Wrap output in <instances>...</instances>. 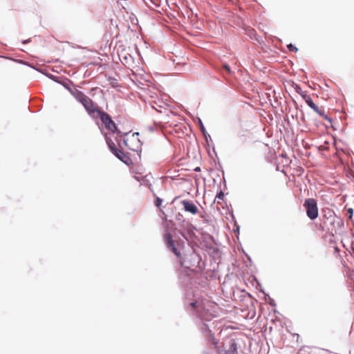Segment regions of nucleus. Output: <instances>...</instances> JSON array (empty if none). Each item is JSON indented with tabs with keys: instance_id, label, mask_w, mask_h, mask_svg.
Segmentation results:
<instances>
[{
	"instance_id": "1a4fd4ad",
	"label": "nucleus",
	"mask_w": 354,
	"mask_h": 354,
	"mask_svg": "<svg viewBox=\"0 0 354 354\" xmlns=\"http://www.w3.org/2000/svg\"><path fill=\"white\" fill-rule=\"evenodd\" d=\"M69 92L81 104L88 98L84 93L77 89H69Z\"/></svg>"
},
{
	"instance_id": "f8f14e48",
	"label": "nucleus",
	"mask_w": 354,
	"mask_h": 354,
	"mask_svg": "<svg viewBox=\"0 0 354 354\" xmlns=\"http://www.w3.org/2000/svg\"><path fill=\"white\" fill-rule=\"evenodd\" d=\"M226 354H237L236 344L234 342H232L230 349L226 352Z\"/></svg>"
},
{
	"instance_id": "6e6552de",
	"label": "nucleus",
	"mask_w": 354,
	"mask_h": 354,
	"mask_svg": "<svg viewBox=\"0 0 354 354\" xmlns=\"http://www.w3.org/2000/svg\"><path fill=\"white\" fill-rule=\"evenodd\" d=\"M180 203L183 205L185 211L192 214H196L198 212V207L192 201L183 200L181 201Z\"/></svg>"
},
{
	"instance_id": "a211bd4d",
	"label": "nucleus",
	"mask_w": 354,
	"mask_h": 354,
	"mask_svg": "<svg viewBox=\"0 0 354 354\" xmlns=\"http://www.w3.org/2000/svg\"><path fill=\"white\" fill-rule=\"evenodd\" d=\"M64 86L69 91V89H72L71 88H70V86H68V84H63Z\"/></svg>"
},
{
	"instance_id": "4be33fe9",
	"label": "nucleus",
	"mask_w": 354,
	"mask_h": 354,
	"mask_svg": "<svg viewBox=\"0 0 354 354\" xmlns=\"http://www.w3.org/2000/svg\"><path fill=\"white\" fill-rule=\"evenodd\" d=\"M195 171H200V168L199 167L196 168Z\"/></svg>"
},
{
	"instance_id": "412c9836",
	"label": "nucleus",
	"mask_w": 354,
	"mask_h": 354,
	"mask_svg": "<svg viewBox=\"0 0 354 354\" xmlns=\"http://www.w3.org/2000/svg\"><path fill=\"white\" fill-rule=\"evenodd\" d=\"M348 212L352 214L353 213V209H349Z\"/></svg>"
},
{
	"instance_id": "39448f33",
	"label": "nucleus",
	"mask_w": 354,
	"mask_h": 354,
	"mask_svg": "<svg viewBox=\"0 0 354 354\" xmlns=\"http://www.w3.org/2000/svg\"><path fill=\"white\" fill-rule=\"evenodd\" d=\"M99 118H100L105 127L111 132L113 133L117 131L115 122L107 113L102 111L101 114L99 115Z\"/></svg>"
},
{
	"instance_id": "0eeeda50",
	"label": "nucleus",
	"mask_w": 354,
	"mask_h": 354,
	"mask_svg": "<svg viewBox=\"0 0 354 354\" xmlns=\"http://www.w3.org/2000/svg\"><path fill=\"white\" fill-rule=\"evenodd\" d=\"M105 139H106V142L110 149V150L112 151V153L118 158H119L120 160H122V162H125V160H124V158H125V156L124 154L119 149H118L115 146V144L114 142L112 141V140L109 138H108V136L106 135H105Z\"/></svg>"
},
{
	"instance_id": "20e7f679",
	"label": "nucleus",
	"mask_w": 354,
	"mask_h": 354,
	"mask_svg": "<svg viewBox=\"0 0 354 354\" xmlns=\"http://www.w3.org/2000/svg\"><path fill=\"white\" fill-rule=\"evenodd\" d=\"M88 114L93 118H99V115L101 114V111L97 108L91 99L89 97L82 104Z\"/></svg>"
},
{
	"instance_id": "9d476101",
	"label": "nucleus",
	"mask_w": 354,
	"mask_h": 354,
	"mask_svg": "<svg viewBox=\"0 0 354 354\" xmlns=\"http://www.w3.org/2000/svg\"><path fill=\"white\" fill-rule=\"evenodd\" d=\"M201 329L203 332L207 333V335L212 339L213 344L216 347L218 344V341L213 337L212 334L211 333L209 328V326L205 323H203Z\"/></svg>"
},
{
	"instance_id": "7ed1b4c3",
	"label": "nucleus",
	"mask_w": 354,
	"mask_h": 354,
	"mask_svg": "<svg viewBox=\"0 0 354 354\" xmlns=\"http://www.w3.org/2000/svg\"><path fill=\"white\" fill-rule=\"evenodd\" d=\"M304 206L306 208V214L310 219L314 220L318 216L317 204L314 198L306 199Z\"/></svg>"
},
{
	"instance_id": "6ab92c4d",
	"label": "nucleus",
	"mask_w": 354,
	"mask_h": 354,
	"mask_svg": "<svg viewBox=\"0 0 354 354\" xmlns=\"http://www.w3.org/2000/svg\"><path fill=\"white\" fill-rule=\"evenodd\" d=\"M138 135H139V133L136 132V133H133L132 136H133V137H134V136H138Z\"/></svg>"
},
{
	"instance_id": "f3484780",
	"label": "nucleus",
	"mask_w": 354,
	"mask_h": 354,
	"mask_svg": "<svg viewBox=\"0 0 354 354\" xmlns=\"http://www.w3.org/2000/svg\"><path fill=\"white\" fill-rule=\"evenodd\" d=\"M223 67L229 73H230V66L227 64H225L223 66Z\"/></svg>"
},
{
	"instance_id": "f03ea898",
	"label": "nucleus",
	"mask_w": 354,
	"mask_h": 354,
	"mask_svg": "<svg viewBox=\"0 0 354 354\" xmlns=\"http://www.w3.org/2000/svg\"><path fill=\"white\" fill-rule=\"evenodd\" d=\"M187 310L195 311L198 317L204 321H209L213 317L212 313L206 308V305L202 300L190 302L187 306Z\"/></svg>"
},
{
	"instance_id": "dca6fc26",
	"label": "nucleus",
	"mask_w": 354,
	"mask_h": 354,
	"mask_svg": "<svg viewBox=\"0 0 354 354\" xmlns=\"http://www.w3.org/2000/svg\"><path fill=\"white\" fill-rule=\"evenodd\" d=\"M146 128H147V130H148L149 131H150V132H153V131H154V129H155L154 127H153V126H152V125L147 126V127H146Z\"/></svg>"
},
{
	"instance_id": "ddd939ff",
	"label": "nucleus",
	"mask_w": 354,
	"mask_h": 354,
	"mask_svg": "<svg viewBox=\"0 0 354 354\" xmlns=\"http://www.w3.org/2000/svg\"><path fill=\"white\" fill-rule=\"evenodd\" d=\"M287 48L290 51H297V48L293 46L292 44L287 45Z\"/></svg>"
},
{
	"instance_id": "5701e85b",
	"label": "nucleus",
	"mask_w": 354,
	"mask_h": 354,
	"mask_svg": "<svg viewBox=\"0 0 354 354\" xmlns=\"http://www.w3.org/2000/svg\"><path fill=\"white\" fill-rule=\"evenodd\" d=\"M124 143H125V145L127 146V141H126V140H124Z\"/></svg>"
},
{
	"instance_id": "f257e3e1",
	"label": "nucleus",
	"mask_w": 354,
	"mask_h": 354,
	"mask_svg": "<svg viewBox=\"0 0 354 354\" xmlns=\"http://www.w3.org/2000/svg\"><path fill=\"white\" fill-rule=\"evenodd\" d=\"M165 241L167 248L172 251L175 255L179 259L182 266L191 270H195L199 266L201 258L194 252L182 257L183 254V243L179 241L174 242L169 233L165 235Z\"/></svg>"
},
{
	"instance_id": "423d86ee",
	"label": "nucleus",
	"mask_w": 354,
	"mask_h": 354,
	"mask_svg": "<svg viewBox=\"0 0 354 354\" xmlns=\"http://www.w3.org/2000/svg\"><path fill=\"white\" fill-rule=\"evenodd\" d=\"M306 102L309 107H310L314 111H315L319 115L325 119L326 120L331 122V120L328 115L325 113L324 111L322 109H319L313 101V100L308 97L306 99Z\"/></svg>"
},
{
	"instance_id": "4468645a",
	"label": "nucleus",
	"mask_w": 354,
	"mask_h": 354,
	"mask_svg": "<svg viewBox=\"0 0 354 354\" xmlns=\"http://www.w3.org/2000/svg\"><path fill=\"white\" fill-rule=\"evenodd\" d=\"M223 198H224V194L222 191H220V192L218 193L216 195V198H218V200H223Z\"/></svg>"
},
{
	"instance_id": "2eb2a0df",
	"label": "nucleus",
	"mask_w": 354,
	"mask_h": 354,
	"mask_svg": "<svg viewBox=\"0 0 354 354\" xmlns=\"http://www.w3.org/2000/svg\"><path fill=\"white\" fill-rule=\"evenodd\" d=\"M162 202V201L160 198H157L156 200L155 204L157 207H159L161 205Z\"/></svg>"
},
{
	"instance_id": "9b49d317",
	"label": "nucleus",
	"mask_w": 354,
	"mask_h": 354,
	"mask_svg": "<svg viewBox=\"0 0 354 354\" xmlns=\"http://www.w3.org/2000/svg\"><path fill=\"white\" fill-rule=\"evenodd\" d=\"M198 123L200 129H201V132L203 133V136H205V138H207V136L209 137V135L207 133L206 129L203 124V122L200 118H198Z\"/></svg>"
},
{
	"instance_id": "aec40b11",
	"label": "nucleus",
	"mask_w": 354,
	"mask_h": 354,
	"mask_svg": "<svg viewBox=\"0 0 354 354\" xmlns=\"http://www.w3.org/2000/svg\"><path fill=\"white\" fill-rule=\"evenodd\" d=\"M29 41H30V39L25 40V41H23V43L24 44H26V43L29 42Z\"/></svg>"
}]
</instances>
